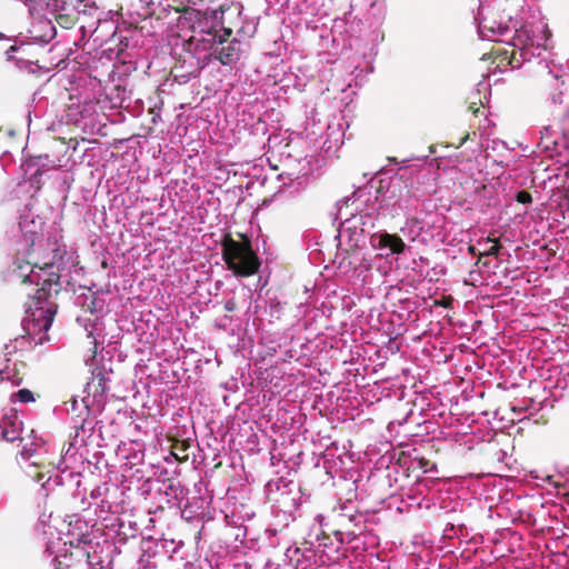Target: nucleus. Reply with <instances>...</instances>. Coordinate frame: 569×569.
Segmentation results:
<instances>
[{"mask_svg":"<svg viewBox=\"0 0 569 569\" xmlns=\"http://www.w3.org/2000/svg\"><path fill=\"white\" fill-rule=\"evenodd\" d=\"M16 273L23 283H34L39 287L32 297V303L26 310L27 317L22 320V328L29 339L36 345H41L48 340L47 332L57 311L56 305L49 299L52 291L58 293L60 289L58 267L52 262H46L43 266L34 263L31 267L27 263L19 266Z\"/></svg>","mask_w":569,"mask_h":569,"instance_id":"1","label":"nucleus"},{"mask_svg":"<svg viewBox=\"0 0 569 569\" xmlns=\"http://www.w3.org/2000/svg\"><path fill=\"white\" fill-rule=\"evenodd\" d=\"M221 9L200 11L187 8L177 19V36L186 52L196 59L198 69H204L212 60L217 44V28L222 24Z\"/></svg>","mask_w":569,"mask_h":569,"instance_id":"2","label":"nucleus"},{"mask_svg":"<svg viewBox=\"0 0 569 569\" xmlns=\"http://www.w3.org/2000/svg\"><path fill=\"white\" fill-rule=\"evenodd\" d=\"M508 2V0H479L476 21L482 39L512 46L516 22L511 21L510 14H502Z\"/></svg>","mask_w":569,"mask_h":569,"instance_id":"3","label":"nucleus"},{"mask_svg":"<svg viewBox=\"0 0 569 569\" xmlns=\"http://www.w3.org/2000/svg\"><path fill=\"white\" fill-rule=\"evenodd\" d=\"M550 38V31L545 19L540 16H532L531 20H526L520 28L515 24L512 47L519 50L523 60L531 57H540L547 49Z\"/></svg>","mask_w":569,"mask_h":569,"instance_id":"4","label":"nucleus"},{"mask_svg":"<svg viewBox=\"0 0 569 569\" xmlns=\"http://www.w3.org/2000/svg\"><path fill=\"white\" fill-rule=\"evenodd\" d=\"M222 258L229 270L237 277H250L260 268V260L249 242L226 239L222 242Z\"/></svg>","mask_w":569,"mask_h":569,"instance_id":"5","label":"nucleus"},{"mask_svg":"<svg viewBox=\"0 0 569 569\" xmlns=\"http://www.w3.org/2000/svg\"><path fill=\"white\" fill-rule=\"evenodd\" d=\"M370 247L378 256L388 260L392 256L402 254L407 248L405 241L397 234L387 231H378L369 238Z\"/></svg>","mask_w":569,"mask_h":569,"instance_id":"6","label":"nucleus"},{"mask_svg":"<svg viewBox=\"0 0 569 569\" xmlns=\"http://www.w3.org/2000/svg\"><path fill=\"white\" fill-rule=\"evenodd\" d=\"M230 28H223V36H219L217 44L212 49V57H214L221 64L230 66L239 60L241 56V42L237 39L227 42L231 36Z\"/></svg>","mask_w":569,"mask_h":569,"instance_id":"7","label":"nucleus"},{"mask_svg":"<svg viewBox=\"0 0 569 569\" xmlns=\"http://www.w3.org/2000/svg\"><path fill=\"white\" fill-rule=\"evenodd\" d=\"M428 223L417 218H408L400 228V232L410 241L428 243L436 237L433 231L427 228Z\"/></svg>","mask_w":569,"mask_h":569,"instance_id":"8","label":"nucleus"},{"mask_svg":"<svg viewBox=\"0 0 569 569\" xmlns=\"http://www.w3.org/2000/svg\"><path fill=\"white\" fill-rule=\"evenodd\" d=\"M21 421L17 416H3L0 418V440L13 442L19 439Z\"/></svg>","mask_w":569,"mask_h":569,"instance_id":"9","label":"nucleus"},{"mask_svg":"<svg viewBox=\"0 0 569 569\" xmlns=\"http://www.w3.org/2000/svg\"><path fill=\"white\" fill-rule=\"evenodd\" d=\"M88 565L90 569H110V561L97 555L96 551L92 553L88 552Z\"/></svg>","mask_w":569,"mask_h":569,"instance_id":"10","label":"nucleus"},{"mask_svg":"<svg viewBox=\"0 0 569 569\" xmlns=\"http://www.w3.org/2000/svg\"><path fill=\"white\" fill-rule=\"evenodd\" d=\"M11 400L28 403L34 401V397L29 389H20L11 396Z\"/></svg>","mask_w":569,"mask_h":569,"instance_id":"11","label":"nucleus"},{"mask_svg":"<svg viewBox=\"0 0 569 569\" xmlns=\"http://www.w3.org/2000/svg\"><path fill=\"white\" fill-rule=\"evenodd\" d=\"M40 449L41 446H38L36 442L26 443L20 452L21 458L24 460H30L31 458L38 455V450Z\"/></svg>","mask_w":569,"mask_h":569,"instance_id":"12","label":"nucleus"},{"mask_svg":"<svg viewBox=\"0 0 569 569\" xmlns=\"http://www.w3.org/2000/svg\"><path fill=\"white\" fill-rule=\"evenodd\" d=\"M89 416V406L84 405L81 412L73 419V426L77 430L84 431L86 419Z\"/></svg>","mask_w":569,"mask_h":569,"instance_id":"13","label":"nucleus"},{"mask_svg":"<svg viewBox=\"0 0 569 569\" xmlns=\"http://www.w3.org/2000/svg\"><path fill=\"white\" fill-rule=\"evenodd\" d=\"M485 244L486 256H498L501 244L497 239L487 238Z\"/></svg>","mask_w":569,"mask_h":569,"instance_id":"14","label":"nucleus"},{"mask_svg":"<svg viewBox=\"0 0 569 569\" xmlns=\"http://www.w3.org/2000/svg\"><path fill=\"white\" fill-rule=\"evenodd\" d=\"M24 340H26V338L21 337V338H16L10 343H7L4 346L6 355H11V353L16 352L18 349H20L22 347V345L24 343Z\"/></svg>","mask_w":569,"mask_h":569,"instance_id":"15","label":"nucleus"},{"mask_svg":"<svg viewBox=\"0 0 569 569\" xmlns=\"http://www.w3.org/2000/svg\"><path fill=\"white\" fill-rule=\"evenodd\" d=\"M56 545H60V539H58L57 542L49 541L47 543V549H46L49 555H54V560H57L58 557H60V556H66L67 555V549L66 548L63 549V553H62V550L57 549Z\"/></svg>","mask_w":569,"mask_h":569,"instance_id":"16","label":"nucleus"},{"mask_svg":"<svg viewBox=\"0 0 569 569\" xmlns=\"http://www.w3.org/2000/svg\"><path fill=\"white\" fill-rule=\"evenodd\" d=\"M97 386H96V379L92 380V382H89L88 383V389L90 390L91 388H100V392L103 393L104 390H106V379L104 377L100 376V377H97Z\"/></svg>","mask_w":569,"mask_h":569,"instance_id":"17","label":"nucleus"},{"mask_svg":"<svg viewBox=\"0 0 569 569\" xmlns=\"http://www.w3.org/2000/svg\"><path fill=\"white\" fill-rule=\"evenodd\" d=\"M516 199L520 203H530L532 201V197L527 191H519L516 196Z\"/></svg>","mask_w":569,"mask_h":569,"instance_id":"18","label":"nucleus"},{"mask_svg":"<svg viewBox=\"0 0 569 569\" xmlns=\"http://www.w3.org/2000/svg\"><path fill=\"white\" fill-rule=\"evenodd\" d=\"M27 223H28V221H27V217H21L20 222H19V226H20L21 231H23V232H26V233H27V232L36 233V232H37L36 230H28V228H27Z\"/></svg>","mask_w":569,"mask_h":569,"instance_id":"19","label":"nucleus"},{"mask_svg":"<svg viewBox=\"0 0 569 569\" xmlns=\"http://www.w3.org/2000/svg\"><path fill=\"white\" fill-rule=\"evenodd\" d=\"M106 490H108V488H107L106 486H103V487H97V488H94V489L91 491V497H92V498H94V499H96V498H99V497H101V496H102V491H106Z\"/></svg>","mask_w":569,"mask_h":569,"instance_id":"20","label":"nucleus"},{"mask_svg":"<svg viewBox=\"0 0 569 569\" xmlns=\"http://www.w3.org/2000/svg\"><path fill=\"white\" fill-rule=\"evenodd\" d=\"M0 380L1 381L11 380V376H10L9 370H8V367L4 368V369H0Z\"/></svg>","mask_w":569,"mask_h":569,"instance_id":"21","label":"nucleus"},{"mask_svg":"<svg viewBox=\"0 0 569 569\" xmlns=\"http://www.w3.org/2000/svg\"><path fill=\"white\" fill-rule=\"evenodd\" d=\"M77 408H78V401H77V399H76V398H72V399L70 400V408L68 407V408H67V411H68V412H70V411H72V412H73V411H76V410H77Z\"/></svg>","mask_w":569,"mask_h":569,"instance_id":"22","label":"nucleus"},{"mask_svg":"<svg viewBox=\"0 0 569 569\" xmlns=\"http://www.w3.org/2000/svg\"><path fill=\"white\" fill-rule=\"evenodd\" d=\"M100 507H101L102 510L106 509L107 511H109L110 508H111L110 503L108 501H106V500H101Z\"/></svg>","mask_w":569,"mask_h":569,"instance_id":"23","label":"nucleus"},{"mask_svg":"<svg viewBox=\"0 0 569 569\" xmlns=\"http://www.w3.org/2000/svg\"><path fill=\"white\" fill-rule=\"evenodd\" d=\"M89 337H92V338H93L94 347H97V338H96V337H93L92 332H89Z\"/></svg>","mask_w":569,"mask_h":569,"instance_id":"24","label":"nucleus"},{"mask_svg":"<svg viewBox=\"0 0 569 569\" xmlns=\"http://www.w3.org/2000/svg\"><path fill=\"white\" fill-rule=\"evenodd\" d=\"M31 465H32V466H39V465H40V462H39V461H32V463H31Z\"/></svg>","mask_w":569,"mask_h":569,"instance_id":"25","label":"nucleus"},{"mask_svg":"<svg viewBox=\"0 0 569 569\" xmlns=\"http://www.w3.org/2000/svg\"><path fill=\"white\" fill-rule=\"evenodd\" d=\"M226 308H227V310H232L231 305H227V307H226Z\"/></svg>","mask_w":569,"mask_h":569,"instance_id":"26","label":"nucleus"},{"mask_svg":"<svg viewBox=\"0 0 569 569\" xmlns=\"http://www.w3.org/2000/svg\"><path fill=\"white\" fill-rule=\"evenodd\" d=\"M189 3L196 4V0H188Z\"/></svg>","mask_w":569,"mask_h":569,"instance_id":"27","label":"nucleus"},{"mask_svg":"<svg viewBox=\"0 0 569 569\" xmlns=\"http://www.w3.org/2000/svg\"><path fill=\"white\" fill-rule=\"evenodd\" d=\"M19 383H20V380L12 381V385H19Z\"/></svg>","mask_w":569,"mask_h":569,"instance_id":"28","label":"nucleus"},{"mask_svg":"<svg viewBox=\"0 0 569 569\" xmlns=\"http://www.w3.org/2000/svg\"><path fill=\"white\" fill-rule=\"evenodd\" d=\"M317 519H318L319 521H321L322 516H321V515H318V516H317Z\"/></svg>","mask_w":569,"mask_h":569,"instance_id":"29","label":"nucleus"},{"mask_svg":"<svg viewBox=\"0 0 569 569\" xmlns=\"http://www.w3.org/2000/svg\"><path fill=\"white\" fill-rule=\"evenodd\" d=\"M56 569H59L58 567H56Z\"/></svg>","mask_w":569,"mask_h":569,"instance_id":"30","label":"nucleus"}]
</instances>
